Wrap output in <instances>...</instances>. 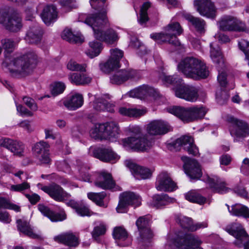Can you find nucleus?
Masks as SVG:
<instances>
[{"mask_svg": "<svg viewBox=\"0 0 249 249\" xmlns=\"http://www.w3.org/2000/svg\"><path fill=\"white\" fill-rule=\"evenodd\" d=\"M160 78L165 84H172L175 86V87L179 86L182 82V79L177 75H167L165 73H162Z\"/></svg>", "mask_w": 249, "mask_h": 249, "instance_id": "44", "label": "nucleus"}, {"mask_svg": "<svg viewBox=\"0 0 249 249\" xmlns=\"http://www.w3.org/2000/svg\"><path fill=\"white\" fill-rule=\"evenodd\" d=\"M155 186L158 191L163 192H173L177 188L176 184L166 172L159 175Z\"/></svg>", "mask_w": 249, "mask_h": 249, "instance_id": "21", "label": "nucleus"}, {"mask_svg": "<svg viewBox=\"0 0 249 249\" xmlns=\"http://www.w3.org/2000/svg\"><path fill=\"white\" fill-rule=\"evenodd\" d=\"M176 202L175 198L170 197L166 194H156L153 196L152 205L153 207L159 209Z\"/></svg>", "mask_w": 249, "mask_h": 249, "instance_id": "31", "label": "nucleus"}, {"mask_svg": "<svg viewBox=\"0 0 249 249\" xmlns=\"http://www.w3.org/2000/svg\"><path fill=\"white\" fill-rule=\"evenodd\" d=\"M41 189L58 202H63L71 196L70 194L57 184H53L50 186H44L41 187Z\"/></svg>", "mask_w": 249, "mask_h": 249, "instance_id": "19", "label": "nucleus"}, {"mask_svg": "<svg viewBox=\"0 0 249 249\" xmlns=\"http://www.w3.org/2000/svg\"><path fill=\"white\" fill-rule=\"evenodd\" d=\"M36 58L32 54L25 55L21 57L17 58L12 61L14 68L11 71L25 76L31 73L35 68Z\"/></svg>", "mask_w": 249, "mask_h": 249, "instance_id": "8", "label": "nucleus"}, {"mask_svg": "<svg viewBox=\"0 0 249 249\" xmlns=\"http://www.w3.org/2000/svg\"><path fill=\"white\" fill-rule=\"evenodd\" d=\"M178 69L186 77L195 79L206 78L209 75L206 64L194 57H187L181 60L178 65Z\"/></svg>", "mask_w": 249, "mask_h": 249, "instance_id": "2", "label": "nucleus"}, {"mask_svg": "<svg viewBox=\"0 0 249 249\" xmlns=\"http://www.w3.org/2000/svg\"><path fill=\"white\" fill-rule=\"evenodd\" d=\"M119 112L120 114L126 116L139 117L145 114L146 110L145 109L121 107L119 109Z\"/></svg>", "mask_w": 249, "mask_h": 249, "instance_id": "39", "label": "nucleus"}, {"mask_svg": "<svg viewBox=\"0 0 249 249\" xmlns=\"http://www.w3.org/2000/svg\"><path fill=\"white\" fill-rule=\"evenodd\" d=\"M119 134V126L114 122L96 124L89 131L90 137L95 139H108L110 140L117 138Z\"/></svg>", "mask_w": 249, "mask_h": 249, "instance_id": "4", "label": "nucleus"}, {"mask_svg": "<svg viewBox=\"0 0 249 249\" xmlns=\"http://www.w3.org/2000/svg\"><path fill=\"white\" fill-rule=\"evenodd\" d=\"M205 180L214 192L223 194L229 190V188L226 186L225 182L216 176H208Z\"/></svg>", "mask_w": 249, "mask_h": 249, "instance_id": "27", "label": "nucleus"}, {"mask_svg": "<svg viewBox=\"0 0 249 249\" xmlns=\"http://www.w3.org/2000/svg\"><path fill=\"white\" fill-rule=\"evenodd\" d=\"M229 98V94L225 90H218L216 93V100L219 105L225 104L227 102Z\"/></svg>", "mask_w": 249, "mask_h": 249, "instance_id": "54", "label": "nucleus"}, {"mask_svg": "<svg viewBox=\"0 0 249 249\" xmlns=\"http://www.w3.org/2000/svg\"><path fill=\"white\" fill-rule=\"evenodd\" d=\"M49 148V143L43 141L36 143L33 147V153L41 164H48L51 162Z\"/></svg>", "mask_w": 249, "mask_h": 249, "instance_id": "15", "label": "nucleus"}, {"mask_svg": "<svg viewBox=\"0 0 249 249\" xmlns=\"http://www.w3.org/2000/svg\"><path fill=\"white\" fill-rule=\"evenodd\" d=\"M210 56L213 61L217 63L219 66H224V60L218 47H215L213 43L210 44Z\"/></svg>", "mask_w": 249, "mask_h": 249, "instance_id": "43", "label": "nucleus"}, {"mask_svg": "<svg viewBox=\"0 0 249 249\" xmlns=\"http://www.w3.org/2000/svg\"><path fill=\"white\" fill-rule=\"evenodd\" d=\"M54 240L70 247H76L79 244L78 238L72 232H67L56 236Z\"/></svg>", "mask_w": 249, "mask_h": 249, "instance_id": "32", "label": "nucleus"}, {"mask_svg": "<svg viewBox=\"0 0 249 249\" xmlns=\"http://www.w3.org/2000/svg\"><path fill=\"white\" fill-rule=\"evenodd\" d=\"M225 66H220L218 67V75L217 76V80L221 87H226L227 81V73L225 70Z\"/></svg>", "mask_w": 249, "mask_h": 249, "instance_id": "49", "label": "nucleus"}, {"mask_svg": "<svg viewBox=\"0 0 249 249\" xmlns=\"http://www.w3.org/2000/svg\"><path fill=\"white\" fill-rule=\"evenodd\" d=\"M17 224L18 230L24 234L34 239L40 237L39 234L34 232L33 229L27 222L18 219L17 220Z\"/></svg>", "mask_w": 249, "mask_h": 249, "instance_id": "38", "label": "nucleus"}, {"mask_svg": "<svg viewBox=\"0 0 249 249\" xmlns=\"http://www.w3.org/2000/svg\"><path fill=\"white\" fill-rule=\"evenodd\" d=\"M201 243L200 239L193 234L178 236L167 241V245L171 249H203L200 247Z\"/></svg>", "mask_w": 249, "mask_h": 249, "instance_id": "6", "label": "nucleus"}, {"mask_svg": "<svg viewBox=\"0 0 249 249\" xmlns=\"http://www.w3.org/2000/svg\"><path fill=\"white\" fill-rule=\"evenodd\" d=\"M62 38L72 43H81L84 38L82 36L74 35L69 29H65L61 35Z\"/></svg>", "mask_w": 249, "mask_h": 249, "instance_id": "42", "label": "nucleus"}, {"mask_svg": "<svg viewBox=\"0 0 249 249\" xmlns=\"http://www.w3.org/2000/svg\"><path fill=\"white\" fill-rule=\"evenodd\" d=\"M125 164L129 168L134 177L138 179H146L149 178L151 175V173L148 168L139 166L131 160H126Z\"/></svg>", "mask_w": 249, "mask_h": 249, "instance_id": "26", "label": "nucleus"}, {"mask_svg": "<svg viewBox=\"0 0 249 249\" xmlns=\"http://www.w3.org/2000/svg\"><path fill=\"white\" fill-rule=\"evenodd\" d=\"M89 48L86 53L91 58L98 56L103 49L102 44L98 41H90L89 43Z\"/></svg>", "mask_w": 249, "mask_h": 249, "instance_id": "41", "label": "nucleus"}, {"mask_svg": "<svg viewBox=\"0 0 249 249\" xmlns=\"http://www.w3.org/2000/svg\"><path fill=\"white\" fill-rule=\"evenodd\" d=\"M194 139L189 136H183L176 140V146H180L193 156L199 155L198 149L194 143Z\"/></svg>", "mask_w": 249, "mask_h": 249, "instance_id": "23", "label": "nucleus"}, {"mask_svg": "<svg viewBox=\"0 0 249 249\" xmlns=\"http://www.w3.org/2000/svg\"><path fill=\"white\" fill-rule=\"evenodd\" d=\"M241 172L246 175L249 174V159L245 158L241 167Z\"/></svg>", "mask_w": 249, "mask_h": 249, "instance_id": "64", "label": "nucleus"}, {"mask_svg": "<svg viewBox=\"0 0 249 249\" xmlns=\"http://www.w3.org/2000/svg\"><path fill=\"white\" fill-rule=\"evenodd\" d=\"M113 235L114 238L118 241H125L128 237L127 231L122 227L115 228Z\"/></svg>", "mask_w": 249, "mask_h": 249, "instance_id": "47", "label": "nucleus"}, {"mask_svg": "<svg viewBox=\"0 0 249 249\" xmlns=\"http://www.w3.org/2000/svg\"><path fill=\"white\" fill-rule=\"evenodd\" d=\"M16 141L7 138H2L0 139V146L10 151Z\"/></svg>", "mask_w": 249, "mask_h": 249, "instance_id": "60", "label": "nucleus"}, {"mask_svg": "<svg viewBox=\"0 0 249 249\" xmlns=\"http://www.w3.org/2000/svg\"><path fill=\"white\" fill-rule=\"evenodd\" d=\"M148 219L144 216L140 217L136 222L139 231L145 230L146 228H150L148 227Z\"/></svg>", "mask_w": 249, "mask_h": 249, "instance_id": "57", "label": "nucleus"}, {"mask_svg": "<svg viewBox=\"0 0 249 249\" xmlns=\"http://www.w3.org/2000/svg\"><path fill=\"white\" fill-rule=\"evenodd\" d=\"M128 95L131 97L142 99L147 96H152L156 98L159 95V93L152 87L146 85H143L130 90L128 93Z\"/></svg>", "mask_w": 249, "mask_h": 249, "instance_id": "22", "label": "nucleus"}, {"mask_svg": "<svg viewBox=\"0 0 249 249\" xmlns=\"http://www.w3.org/2000/svg\"><path fill=\"white\" fill-rule=\"evenodd\" d=\"M94 156L105 162H116L120 159V156L110 148H101L94 150Z\"/></svg>", "mask_w": 249, "mask_h": 249, "instance_id": "24", "label": "nucleus"}, {"mask_svg": "<svg viewBox=\"0 0 249 249\" xmlns=\"http://www.w3.org/2000/svg\"><path fill=\"white\" fill-rule=\"evenodd\" d=\"M87 65L80 64L75 61L70 60L67 64V68L71 71H85Z\"/></svg>", "mask_w": 249, "mask_h": 249, "instance_id": "53", "label": "nucleus"}, {"mask_svg": "<svg viewBox=\"0 0 249 249\" xmlns=\"http://www.w3.org/2000/svg\"><path fill=\"white\" fill-rule=\"evenodd\" d=\"M177 222L182 228L191 231L193 223L191 218L184 216H180L178 218Z\"/></svg>", "mask_w": 249, "mask_h": 249, "instance_id": "51", "label": "nucleus"}, {"mask_svg": "<svg viewBox=\"0 0 249 249\" xmlns=\"http://www.w3.org/2000/svg\"><path fill=\"white\" fill-rule=\"evenodd\" d=\"M227 206L228 211L231 215L249 218V209L246 206L240 204H235L231 207L228 205Z\"/></svg>", "mask_w": 249, "mask_h": 249, "instance_id": "35", "label": "nucleus"}, {"mask_svg": "<svg viewBox=\"0 0 249 249\" xmlns=\"http://www.w3.org/2000/svg\"><path fill=\"white\" fill-rule=\"evenodd\" d=\"M230 121L233 124L231 134L234 141H242L249 136V125L246 122L233 117H231Z\"/></svg>", "mask_w": 249, "mask_h": 249, "instance_id": "12", "label": "nucleus"}, {"mask_svg": "<svg viewBox=\"0 0 249 249\" xmlns=\"http://www.w3.org/2000/svg\"><path fill=\"white\" fill-rule=\"evenodd\" d=\"M94 184L103 189H111L115 184L111 174L103 171L96 174Z\"/></svg>", "mask_w": 249, "mask_h": 249, "instance_id": "25", "label": "nucleus"}, {"mask_svg": "<svg viewBox=\"0 0 249 249\" xmlns=\"http://www.w3.org/2000/svg\"><path fill=\"white\" fill-rule=\"evenodd\" d=\"M0 24L13 32H18L22 26L21 19L9 8L0 9Z\"/></svg>", "mask_w": 249, "mask_h": 249, "instance_id": "9", "label": "nucleus"}, {"mask_svg": "<svg viewBox=\"0 0 249 249\" xmlns=\"http://www.w3.org/2000/svg\"><path fill=\"white\" fill-rule=\"evenodd\" d=\"M106 0H90V5L96 12L87 15L84 22L91 27L94 37L107 44L116 43L119 37L118 33L112 28H107L109 23L107 17Z\"/></svg>", "mask_w": 249, "mask_h": 249, "instance_id": "1", "label": "nucleus"}, {"mask_svg": "<svg viewBox=\"0 0 249 249\" xmlns=\"http://www.w3.org/2000/svg\"><path fill=\"white\" fill-rule=\"evenodd\" d=\"M184 18L188 20L200 33L203 32L205 27V22L204 20L198 18H196L190 14H183Z\"/></svg>", "mask_w": 249, "mask_h": 249, "instance_id": "40", "label": "nucleus"}, {"mask_svg": "<svg viewBox=\"0 0 249 249\" xmlns=\"http://www.w3.org/2000/svg\"><path fill=\"white\" fill-rule=\"evenodd\" d=\"M24 148V145L22 142L16 141L10 152L15 156L20 157L23 154Z\"/></svg>", "mask_w": 249, "mask_h": 249, "instance_id": "52", "label": "nucleus"}, {"mask_svg": "<svg viewBox=\"0 0 249 249\" xmlns=\"http://www.w3.org/2000/svg\"><path fill=\"white\" fill-rule=\"evenodd\" d=\"M29 188V184L24 182L21 184L12 185L10 187V190L13 191L21 192Z\"/></svg>", "mask_w": 249, "mask_h": 249, "instance_id": "63", "label": "nucleus"}, {"mask_svg": "<svg viewBox=\"0 0 249 249\" xmlns=\"http://www.w3.org/2000/svg\"><path fill=\"white\" fill-rule=\"evenodd\" d=\"M106 196V193L104 192L101 193H89L88 194V198L94 202L97 205L104 208L107 207V205L105 204L103 200Z\"/></svg>", "mask_w": 249, "mask_h": 249, "instance_id": "45", "label": "nucleus"}, {"mask_svg": "<svg viewBox=\"0 0 249 249\" xmlns=\"http://www.w3.org/2000/svg\"><path fill=\"white\" fill-rule=\"evenodd\" d=\"M76 212L81 216H90L92 214V213L89 207L83 204H80Z\"/></svg>", "mask_w": 249, "mask_h": 249, "instance_id": "59", "label": "nucleus"}, {"mask_svg": "<svg viewBox=\"0 0 249 249\" xmlns=\"http://www.w3.org/2000/svg\"><path fill=\"white\" fill-rule=\"evenodd\" d=\"M170 130L168 123L161 120L151 121L146 127L147 133L151 136L162 135Z\"/></svg>", "mask_w": 249, "mask_h": 249, "instance_id": "20", "label": "nucleus"}, {"mask_svg": "<svg viewBox=\"0 0 249 249\" xmlns=\"http://www.w3.org/2000/svg\"><path fill=\"white\" fill-rule=\"evenodd\" d=\"M70 82L76 85H85L91 82V78L88 74L84 73H71L68 76Z\"/></svg>", "mask_w": 249, "mask_h": 249, "instance_id": "37", "label": "nucleus"}, {"mask_svg": "<svg viewBox=\"0 0 249 249\" xmlns=\"http://www.w3.org/2000/svg\"><path fill=\"white\" fill-rule=\"evenodd\" d=\"M137 43L138 45L139 50L137 52L140 55H142L146 54L147 53V50L146 47L142 44L137 38L136 37H132L131 39L130 42L129 44V46L132 48L136 47V45L135 44V43Z\"/></svg>", "mask_w": 249, "mask_h": 249, "instance_id": "50", "label": "nucleus"}, {"mask_svg": "<svg viewBox=\"0 0 249 249\" xmlns=\"http://www.w3.org/2000/svg\"><path fill=\"white\" fill-rule=\"evenodd\" d=\"M238 47L245 53L246 59L248 61L249 65V42L245 39H241L238 41Z\"/></svg>", "mask_w": 249, "mask_h": 249, "instance_id": "55", "label": "nucleus"}, {"mask_svg": "<svg viewBox=\"0 0 249 249\" xmlns=\"http://www.w3.org/2000/svg\"><path fill=\"white\" fill-rule=\"evenodd\" d=\"M65 89V85L64 83L58 82L54 84L51 92L53 96H57V95L62 93Z\"/></svg>", "mask_w": 249, "mask_h": 249, "instance_id": "58", "label": "nucleus"}, {"mask_svg": "<svg viewBox=\"0 0 249 249\" xmlns=\"http://www.w3.org/2000/svg\"><path fill=\"white\" fill-rule=\"evenodd\" d=\"M173 90L176 96L188 102H196L198 98L197 89L183 82L179 86L175 87Z\"/></svg>", "mask_w": 249, "mask_h": 249, "instance_id": "11", "label": "nucleus"}, {"mask_svg": "<svg viewBox=\"0 0 249 249\" xmlns=\"http://www.w3.org/2000/svg\"><path fill=\"white\" fill-rule=\"evenodd\" d=\"M165 34L159 33L151 34L150 36L155 40L162 42H168L175 46H180L181 44L176 35H180L183 32V29L178 22H173L168 25L165 28Z\"/></svg>", "mask_w": 249, "mask_h": 249, "instance_id": "7", "label": "nucleus"}, {"mask_svg": "<svg viewBox=\"0 0 249 249\" xmlns=\"http://www.w3.org/2000/svg\"><path fill=\"white\" fill-rule=\"evenodd\" d=\"M3 48L5 51L10 53L13 51L15 46V43L11 39H5L2 40Z\"/></svg>", "mask_w": 249, "mask_h": 249, "instance_id": "61", "label": "nucleus"}, {"mask_svg": "<svg viewBox=\"0 0 249 249\" xmlns=\"http://www.w3.org/2000/svg\"><path fill=\"white\" fill-rule=\"evenodd\" d=\"M42 35L43 32L40 27H34L27 33L26 40L29 43L36 44L41 41Z\"/></svg>", "mask_w": 249, "mask_h": 249, "instance_id": "36", "label": "nucleus"}, {"mask_svg": "<svg viewBox=\"0 0 249 249\" xmlns=\"http://www.w3.org/2000/svg\"><path fill=\"white\" fill-rule=\"evenodd\" d=\"M219 28L220 30L226 31H244L246 30L244 23L231 16L223 17L218 22Z\"/></svg>", "mask_w": 249, "mask_h": 249, "instance_id": "14", "label": "nucleus"}, {"mask_svg": "<svg viewBox=\"0 0 249 249\" xmlns=\"http://www.w3.org/2000/svg\"><path fill=\"white\" fill-rule=\"evenodd\" d=\"M41 17L47 25H50L54 22L57 17L56 7L53 5H47L43 9Z\"/></svg>", "mask_w": 249, "mask_h": 249, "instance_id": "30", "label": "nucleus"}, {"mask_svg": "<svg viewBox=\"0 0 249 249\" xmlns=\"http://www.w3.org/2000/svg\"><path fill=\"white\" fill-rule=\"evenodd\" d=\"M141 199L140 196L131 192L122 193L120 196V200L116 211L118 213L125 212V208L129 205L138 206L140 205Z\"/></svg>", "mask_w": 249, "mask_h": 249, "instance_id": "13", "label": "nucleus"}, {"mask_svg": "<svg viewBox=\"0 0 249 249\" xmlns=\"http://www.w3.org/2000/svg\"><path fill=\"white\" fill-rule=\"evenodd\" d=\"M136 73L135 70H121L116 71L110 78V80L113 84H121L129 79L134 78Z\"/></svg>", "mask_w": 249, "mask_h": 249, "instance_id": "28", "label": "nucleus"}, {"mask_svg": "<svg viewBox=\"0 0 249 249\" xmlns=\"http://www.w3.org/2000/svg\"><path fill=\"white\" fill-rule=\"evenodd\" d=\"M83 97L80 94H75L69 98L65 100L63 104L70 110H75L80 107L83 104Z\"/></svg>", "mask_w": 249, "mask_h": 249, "instance_id": "34", "label": "nucleus"}, {"mask_svg": "<svg viewBox=\"0 0 249 249\" xmlns=\"http://www.w3.org/2000/svg\"><path fill=\"white\" fill-rule=\"evenodd\" d=\"M184 161V169L186 174L191 179H198L202 175L201 169L198 162L187 157H182Z\"/></svg>", "mask_w": 249, "mask_h": 249, "instance_id": "18", "label": "nucleus"}, {"mask_svg": "<svg viewBox=\"0 0 249 249\" xmlns=\"http://www.w3.org/2000/svg\"><path fill=\"white\" fill-rule=\"evenodd\" d=\"M226 231L235 238V245L238 247L244 246V249H249V236L240 224L234 223L227 226Z\"/></svg>", "mask_w": 249, "mask_h": 249, "instance_id": "10", "label": "nucleus"}, {"mask_svg": "<svg viewBox=\"0 0 249 249\" xmlns=\"http://www.w3.org/2000/svg\"><path fill=\"white\" fill-rule=\"evenodd\" d=\"M194 5L202 16L213 18L216 16V8L211 0H195Z\"/></svg>", "mask_w": 249, "mask_h": 249, "instance_id": "16", "label": "nucleus"}, {"mask_svg": "<svg viewBox=\"0 0 249 249\" xmlns=\"http://www.w3.org/2000/svg\"><path fill=\"white\" fill-rule=\"evenodd\" d=\"M136 135L122 140V145L126 150L133 149L138 151H146L152 146V142L147 139L146 136L140 134L141 129L139 127L133 128Z\"/></svg>", "mask_w": 249, "mask_h": 249, "instance_id": "5", "label": "nucleus"}, {"mask_svg": "<svg viewBox=\"0 0 249 249\" xmlns=\"http://www.w3.org/2000/svg\"><path fill=\"white\" fill-rule=\"evenodd\" d=\"M106 225L104 223H101L96 226L92 232V235L94 238L104 234L106 231Z\"/></svg>", "mask_w": 249, "mask_h": 249, "instance_id": "56", "label": "nucleus"}, {"mask_svg": "<svg viewBox=\"0 0 249 249\" xmlns=\"http://www.w3.org/2000/svg\"><path fill=\"white\" fill-rule=\"evenodd\" d=\"M168 112L178 117L184 123L192 122L201 119L206 115L207 110L202 106L184 107L175 106L168 109Z\"/></svg>", "mask_w": 249, "mask_h": 249, "instance_id": "3", "label": "nucleus"}, {"mask_svg": "<svg viewBox=\"0 0 249 249\" xmlns=\"http://www.w3.org/2000/svg\"><path fill=\"white\" fill-rule=\"evenodd\" d=\"M124 55L123 52L115 48L110 50V56L106 63L100 65V69L105 73H109L119 67V62Z\"/></svg>", "mask_w": 249, "mask_h": 249, "instance_id": "17", "label": "nucleus"}, {"mask_svg": "<svg viewBox=\"0 0 249 249\" xmlns=\"http://www.w3.org/2000/svg\"><path fill=\"white\" fill-rule=\"evenodd\" d=\"M150 6L151 3L149 1H146L142 4L141 8L140 18L139 19V22L141 24H142L148 20L147 10Z\"/></svg>", "mask_w": 249, "mask_h": 249, "instance_id": "48", "label": "nucleus"}, {"mask_svg": "<svg viewBox=\"0 0 249 249\" xmlns=\"http://www.w3.org/2000/svg\"><path fill=\"white\" fill-rule=\"evenodd\" d=\"M185 199L191 202L196 203L200 205L206 202V198L194 191H190L185 194Z\"/></svg>", "mask_w": 249, "mask_h": 249, "instance_id": "46", "label": "nucleus"}, {"mask_svg": "<svg viewBox=\"0 0 249 249\" xmlns=\"http://www.w3.org/2000/svg\"><path fill=\"white\" fill-rule=\"evenodd\" d=\"M38 209L44 215L48 217L53 222L62 221L66 218L65 213H54L43 204H39Z\"/></svg>", "mask_w": 249, "mask_h": 249, "instance_id": "33", "label": "nucleus"}, {"mask_svg": "<svg viewBox=\"0 0 249 249\" xmlns=\"http://www.w3.org/2000/svg\"><path fill=\"white\" fill-rule=\"evenodd\" d=\"M139 237L138 238L139 249H148L151 245L154 234L150 228L139 231Z\"/></svg>", "mask_w": 249, "mask_h": 249, "instance_id": "29", "label": "nucleus"}, {"mask_svg": "<svg viewBox=\"0 0 249 249\" xmlns=\"http://www.w3.org/2000/svg\"><path fill=\"white\" fill-rule=\"evenodd\" d=\"M23 101L24 103L33 111L37 110V106L35 103V100L28 96L23 97Z\"/></svg>", "mask_w": 249, "mask_h": 249, "instance_id": "62", "label": "nucleus"}]
</instances>
